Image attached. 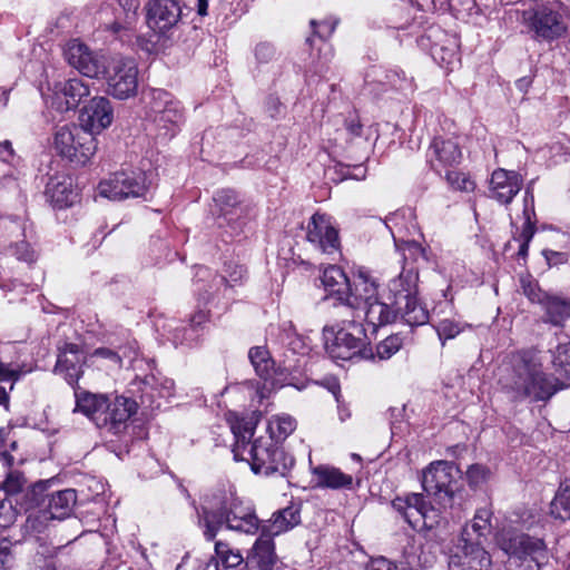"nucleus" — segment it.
Masks as SVG:
<instances>
[{
	"instance_id": "nucleus-1",
	"label": "nucleus",
	"mask_w": 570,
	"mask_h": 570,
	"mask_svg": "<svg viewBox=\"0 0 570 570\" xmlns=\"http://www.w3.org/2000/svg\"><path fill=\"white\" fill-rule=\"evenodd\" d=\"M227 420L235 436L233 453L236 461L248 462L256 474L286 476L289 473L295 459L282 446L262 438L250 442L258 423L256 412L248 415L230 412Z\"/></svg>"
},
{
	"instance_id": "nucleus-2",
	"label": "nucleus",
	"mask_w": 570,
	"mask_h": 570,
	"mask_svg": "<svg viewBox=\"0 0 570 570\" xmlns=\"http://www.w3.org/2000/svg\"><path fill=\"white\" fill-rule=\"evenodd\" d=\"M417 272L405 268L389 283V292L367 303L364 317L373 327L390 324L400 315L409 325H423L428 322V312L416 298Z\"/></svg>"
},
{
	"instance_id": "nucleus-3",
	"label": "nucleus",
	"mask_w": 570,
	"mask_h": 570,
	"mask_svg": "<svg viewBox=\"0 0 570 570\" xmlns=\"http://www.w3.org/2000/svg\"><path fill=\"white\" fill-rule=\"evenodd\" d=\"M499 383L515 399L534 401L550 399L558 390L557 380L546 375L541 365L528 352L512 354L499 370Z\"/></svg>"
},
{
	"instance_id": "nucleus-4",
	"label": "nucleus",
	"mask_w": 570,
	"mask_h": 570,
	"mask_svg": "<svg viewBox=\"0 0 570 570\" xmlns=\"http://www.w3.org/2000/svg\"><path fill=\"white\" fill-rule=\"evenodd\" d=\"M73 391L72 412L86 415L100 429L106 428L117 433L120 425L136 412V402L130 399L117 396L111 401L105 394L91 393L79 386L73 387Z\"/></svg>"
},
{
	"instance_id": "nucleus-5",
	"label": "nucleus",
	"mask_w": 570,
	"mask_h": 570,
	"mask_svg": "<svg viewBox=\"0 0 570 570\" xmlns=\"http://www.w3.org/2000/svg\"><path fill=\"white\" fill-rule=\"evenodd\" d=\"M495 541L500 550L508 556L510 570H541L548 560V549L543 539L503 530L497 534Z\"/></svg>"
},
{
	"instance_id": "nucleus-6",
	"label": "nucleus",
	"mask_w": 570,
	"mask_h": 570,
	"mask_svg": "<svg viewBox=\"0 0 570 570\" xmlns=\"http://www.w3.org/2000/svg\"><path fill=\"white\" fill-rule=\"evenodd\" d=\"M325 351L332 360H374V351L367 343L362 324L351 321L343 327L325 326Z\"/></svg>"
},
{
	"instance_id": "nucleus-7",
	"label": "nucleus",
	"mask_w": 570,
	"mask_h": 570,
	"mask_svg": "<svg viewBox=\"0 0 570 570\" xmlns=\"http://www.w3.org/2000/svg\"><path fill=\"white\" fill-rule=\"evenodd\" d=\"M229 530L244 533H255L258 530V519L240 504L232 502L229 508L222 507L213 511L203 508L198 512V524L204 529V535L207 540H213L223 524Z\"/></svg>"
},
{
	"instance_id": "nucleus-8",
	"label": "nucleus",
	"mask_w": 570,
	"mask_h": 570,
	"mask_svg": "<svg viewBox=\"0 0 570 570\" xmlns=\"http://www.w3.org/2000/svg\"><path fill=\"white\" fill-rule=\"evenodd\" d=\"M521 23L537 40L553 41L568 30L563 9L558 3L535 4L523 10Z\"/></svg>"
},
{
	"instance_id": "nucleus-9",
	"label": "nucleus",
	"mask_w": 570,
	"mask_h": 570,
	"mask_svg": "<svg viewBox=\"0 0 570 570\" xmlns=\"http://www.w3.org/2000/svg\"><path fill=\"white\" fill-rule=\"evenodd\" d=\"M460 473L453 462L434 461L422 472V487L441 508H452L458 492Z\"/></svg>"
},
{
	"instance_id": "nucleus-10",
	"label": "nucleus",
	"mask_w": 570,
	"mask_h": 570,
	"mask_svg": "<svg viewBox=\"0 0 570 570\" xmlns=\"http://www.w3.org/2000/svg\"><path fill=\"white\" fill-rule=\"evenodd\" d=\"M57 153L76 165H86L97 149L96 138L80 126L59 127L53 136Z\"/></svg>"
},
{
	"instance_id": "nucleus-11",
	"label": "nucleus",
	"mask_w": 570,
	"mask_h": 570,
	"mask_svg": "<svg viewBox=\"0 0 570 570\" xmlns=\"http://www.w3.org/2000/svg\"><path fill=\"white\" fill-rule=\"evenodd\" d=\"M107 81V92L116 99L125 100L138 91V67L134 59L114 57L101 73Z\"/></svg>"
},
{
	"instance_id": "nucleus-12",
	"label": "nucleus",
	"mask_w": 570,
	"mask_h": 570,
	"mask_svg": "<svg viewBox=\"0 0 570 570\" xmlns=\"http://www.w3.org/2000/svg\"><path fill=\"white\" fill-rule=\"evenodd\" d=\"M150 184L144 171L121 170L104 179L98 185L99 195L110 200L146 198Z\"/></svg>"
},
{
	"instance_id": "nucleus-13",
	"label": "nucleus",
	"mask_w": 570,
	"mask_h": 570,
	"mask_svg": "<svg viewBox=\"0 0 570 570\" xmlns=\"http://www.w3.org/2000/svg\"><path fill=\"white\" fill-rule=\"evenodd\" d=\"M48 481H39L32 485L30 491L31 501L33 504L42 505L46 499L48 500V510L40 512L37 518L31 519L32 527L37 528L38 530L40 529L35 524V522L40 518L45 520H63L71 514L77 502V493L73 489H66L48 493Z\"/></svg>"
},
{
	"instance_id": "nucleus-14",
	"label": "nucleus",
	"mask_w": 570,
	"mask_h": 570,
	"mask_svg": "<svg viewBox=\"0 0 570 570\" xmlns=\"http://www.w3.org/2000/svg\"><path fill=\"white\" fill-rule=\"evenodd\" d=\"M492 559L484 543L470 540L465 531L458 535L449 551L450 570H491Z\"/></svg>"
},
{
	"instance_id": "nucleus-15",
	"label": "nucleus",
	"mask_w": 570,
	"mask_h": 570,
	"mask_svg": "<svg viewBox=\"0 0 570 570\" xmlns=\"http://www.w3.org/2000/svg\"><path fill=\"white\" fill-rule=\"evenodd\" d=\"M307 240L326 255L340 253L341 242L338 229L333 218L326 214L315 213L307 224Z\"/></svg>"
},
{
	"instance_id": "nucleus-16",
	"label": "nucleus",
	"mask_w": 570,
	"mask_h": 570,
	"mask_svg": "<svg viewBox=\"0 0 570 570\" xmlns=\"http://www.w3.org/2000/svg\"><path fill=\"white\" fill-rule=\"evenodd\" d=\"M145 10L148 28L159 36H166L181 17V7L177 0H149Z\"/></svg>"
},
{
	"instance_id": "nucleus-17",
	"label": "nucleus",
	"mask_w": 570,
	"mask_h": 570,
	"mask_svg": "<svg viewBox=\"0 0 570 570\" xmlns=\"http://www.w3.org/2000/svg\"><path fill=\"white\" fill-rule=\"evenodd\" d=\"M147 115L159 127L168 130L178 126L184 117L179 101L161 89L151 92Z\"/></svg>"
},
{
	"instance_id": "nucleus-18",
	"label": "nucleus",
	"mask_w": 570,
	"mask_h": 570,
	"mask_svg": "<svg viewBox=\"0 0 570 570\" xmlns=\"http://www.w3.org/2000/svg\"><path fill=\"white\" fill-rule=\"evenodd\" d=\"M65 56L70 66L89 78H99L106 71V58L73 39L67 43Z\"/></svg>"
},
{
	"instance_id": "nucleus-19",
	"label": "nucleus",
	"mask_w": 570,
	"mask_h": 570,
	"mask_svg": "<svg viewBox=\"0 0 570 570\" xmlns=\"http://www.w3.org/2000/svg\"><path fill=\"white\" fill-rule=\"evenodd\" d=\"M80 127L90 132L94 137L109 127L114 120V110L111 102L106 97H94L82 108L80 117Z\"/></svg>"
},
{
	"instance_id": "nucleus-20",
	"label": "nucleus",
	"mask_w": 570,
	"mask_h": 570,
	"mask_svg": "<svg viewBox=\"0 0 570 570\" xmlns=\"http://www.w3.org/2000/svg\"><path fill=\"white\" fill-rule=\"evenodd\" d=\"M107 8H111L115 20L106 23V28L118 35L120 40L131 37V27L137 20L140 0H107Z\"/></svg>"
},
{
	"instance_id": "nucleus-21",
	"label": "nucleus",
	"mask_w": 570,
	"mask_h": 570,
	"mask_svg": "<svg viewBox=\"0 0 570 570\" xmlns=\"http://www.w3.org/2000/svg\"><path fill=\"white\" fill-rule=\"evenodd\" d=\"M89 87L81 79H68L55 83L51 107L59 112L75 109L89 95Z\"/></svg>"
},
{
	"instance_id": "nucleus-22",
	"label": "nucleus",
	"mask_w": 570,
	"mask_h": 570,
	"mask_svg": "<svg viewBox=\"0 0 570 570\" xmlns=\"http://www.w3.org/2000/svg\"><path fill=\"white\" fill-rule=\"evenodd\" d=\"M86 356L80 346L73 343H66L59 348L57 364L55 371L62 374L66 381L73 387L78 386V382L83 374L82 366Z\"/></svg>"
},
{
	"instance_id": "nucleus-23",
	"label": "nucleus",
	"mask_w": 570,
	"mask_h": 570,
	"mask_svg": "<svg viewBox=\"0 0 570 570\" xmlns=\"http://www.w3.org/2000/svg\"><path fill=\"white\" fill-rule=\"evenodd\" d=\"M522 177L513 170L495 169L490 178L489 196L500 204H510L522 187Z\"/></svg>"
},
{
	"instance_id": "nucleus-24",
	"label": "nucleus",
	"mask_w": 570,
	"mask_h": 570,
	"mask_svg": "<svg viewBox=\"0 0 570 570\" xmlns=\"http://www.w3.org/2000/svg\"><path fill=\"white\" fill-rule=\"evenodd\" d=\"M346 294L343 305L358 309L379 296L377 285L366 272L358 271L351 281L350 291Z\"/></svg>"
},
{
	"instance_id": "nucleus-25",
	"label": "nucleus",
	"mask_w": 570,
	"mask_h": 570,
	"mask_svg": "<svg viewBox=\"0 0 570 570\" xmlns=\"http://www.w3.org/2000/svg\"><path fill=\"white\" fill-rule=\"evenodd\" d=\"M276 559L272 535L263 531L246 557L245 568L247 570H272Z\"/></svg>"
},
{
	"instance_id": "nucleus-26",
	"label": "nucleus",
	"mask_w": 570,
	"mask_h": 570,
	"mask_svg": "<svg viewBox=\"0 0 570 570\" xmlns=\"http://www.w3.org/2000/svg\"><path fill=\"white\" fill-rule=\"evenodd\" d=\"M46 194L58 208L71 206L78 200V193L68 177H51L47 183Z\"/></svg>"
},
{
	"instance_id": "nucleus-27",
	"label": "nucleus",
	"mask_w": 570,
	"mask_h": 570,
	"mask_svg": "<svg viewBox=\"0 0 570 570\" xmlns=\"http://www.w3.org/2000/svg\"><path fill=\"white\" fill-rule=\"evenodd\" d=\"M430 149L434 156L430 161L435 170H439V167L456 165L462 158L458 142L452 139L435 138Z\"/></svg>"
},
{
	"instance_id": "nucleus-28",
	"label": "nucleus",
	"mask_w": 570,
	"mask_h": 570,
	"mask_svg": "<svg viewBox=\"0 0 570 570\" xmlns=\"http://www.w3.org/2000/svg\"><path fill=\"white\" fill-rule=\"evenodd\" d=\"M492 515L493 511L490 505L476 509L473 519L463 525L459 535H463L466 531L470 540L484 543L492 529Z\"/></svg>"
},
{
	"instance_id": "nucleus-29",
	"label": "nucleus",
	"mask_w": 570,
	"mask_h": 570,
	"mask_svg": "<svg viewBox=\"0 0 570 570\" xmlns=\"http://www.w3.org/2000/svg\"><path fill=\"white\" fill-rule=\"evenodd\" d=\"M393 508L402 514L406 522L413 528L421 523L422 513L426 505L422 494L410 493L404 498H396L392 501Z\"/></svg>"
},
{
	"instance_id": "nucleus-30",
	"label": "nucleus",
	"mask_w": 570,
	"mask_h": 570,
	"mask_svg": "<svg viewBox=\"0 0 570 570\" xmlns=\"http://www.w3.org/2000/svg\"><path fill=\"white\" fill-rule=\"evenodd\" d=\"M313 482L317 488L341 489L351 487L353 478L340 469L330 465H318L312 469Z\"/></svg>"
},
{
	"instance_id": "nucleus-31",
	"label": "nucleus",
	"mask_w": 570,
	"mask_h": 570,
	"mask_svg": "<svg viewBox=\"0 0 570 570\" xmlns=\"http://www.w3.org/2000/svg\"><path fill=\"white\" fill-rule=\"evenodd\" d=\"M322 284L331 296L336 297L343 305L347 291H350L351 279L345 272L336 266L330 265L323 271Z\"/></svg>"
},
{
	"instance_id": "nucleus-32",
	"label": "nucleus",
	"mask_w": 570,
	"mask_h": 570,
	"mask_svg": "<svg viewBox=\"0 0 570 570\" xmlns=\"http://www.w3.org/2000/svg\"><path fill=\"white\" fill-rule=\"evenodd\" d=\"M541 306L544 309L543 321L554 326H561L570 317V299L548 295Z\"/></svg>"
},
{
	"instance_id": "nucleus-33",
	"label": "nucleus",
	"mask_w": 570,
	"mask_h": 570,
	"mask_svg": "<svg viewBox=\"0 0 570 570\" xmlns=\"http://www.w3.org/2000/svg\"><path fill=\"white\" fill-rule=\"evenodd\" d=\"M214 202L218 209V217L225 218L228 224L236 220L243 213L240 200L234 190L222 189L217 191Z\"/></svg>"
},
{
	"instance_id": "nucleus-34",
	"label": "nucleus",
	"mask_w": 570,
	"mask_h": 570,
	"mask_svg": "<svg viewBox=\"0 0 570 570\" xmlns=\"http://www.w3.org/2000/svg\"><path fill=\"white\" fill-rule=\"evenodd\" d=\"M225 276L214 275L209 288L205 291L203 295L204 301H209L213 289H218L219 286H235L240 283L246 276V268L235 263H228L225 265Z\"/></svg>"
},
{
	"instance_id": "nucleus-35",
	"label": "nucleus",
	"mask_w": 570,
	"mask_h": 570,
	"mask_svg": "<svg viewBox=\"0 0 570 570\" xmlns=\"http://www.w3.org/2000/svg\"><path fill=\"white\" fill-rule=\"evenodd\" d=\"M301 521L299 509L295 505H289L273 514L272 523L268 527L271 535H277L282 532L288 531Z\"/></svg>"
},
{
	"instance_id": "nucleus-36",
	"label": "nucleus",
	"mask_w": 570,
	"mask_h": 570,
	"mask_svg": "<svg viewBox=\"0 0 570 570\" xmlns=\"http://www.w3.org/2000/svg\"><path fill=\"white\" fill-rule=\"evenodd\" d=\"M296 429V420L285 413L273 415L268 420V441L282 442L286 440Z\"/></svg>"
},
{
	"instance_id": "nucleus-37",
	"label": "nucleus",
	"mask_w": 570,
	"mask_h": 570,
	"mask_svg": "<svg viewBox=\"0 0 570 570\" xmlns=\"http://www.w3.org/2000/svg\"><path fill=\"white\" fill-rule=\"evenodd\" d=\"M248 357L257 375L265 380L271 376L274 367V361L265 347H252L249 350Z\"/></svg>"
},
{
	"instance_id": "nucleus-38",
	"label": "nucleus",
	"mask_w": 570,
	"mask_h": 570,
	"mask_svg": "<svg viewBox=\"0 0 570 570\" xmlns=\"http://www.w3.org/2000/svg\"><path fill=\"white\" fill-rule=\"evenodd\" d=\"M395 246L401 252L404 264L411 262L428 261L426 250L422 245L415 240H397L394 237Z\"/></svg>"
},
{
	"instance_id": "nucleus-39",
	"label": "nucleus",
	"mask_w": 570,
	"mask_h": 570,
	"mask_svg": "<svg viewBox=\"0 0 570 570\" xmlns=\"http://www.w3.org/2000/svg\"><path fill=\"white\" fill-rule=\"evenodd\" d=\"M551 514L561 520H570V485L561 487L551 502Z\"/></svg>"
},
{
	"instance_id": "nucleus-40",
	"label": "nucleus",
	"mask_w": 570,
	"mask_h": 570,
	"mask_svg": "<svg viewBox=\"0 0 570 570\" xmlns=\"http://www.w3.org/2000/svg\"><path fill=\"white\" fill-rule=\"evenodd\" d=\"M215 553L222 561L225 568H237L245 561L239 551L233 550L227 543L217 541L215 543Z\"/></svg>"
},
{
	"instance_id": "nucleus-41",
	"label": "nucleus",
	"mask_w": 570,
	"mask_h": 570,
	"mask_svg": "<svg viewBox=\"0 0 570 570\" xmlns=\"http://www.w3.org/2000/svg\"><path fill=\"white\" fill-rule=\"evenodd\" d=\"M403 346V337L400 334H393L381 341L375 348L374 360H389Z\"/></svg>"
},
{
	"instance_id": "nucleus-42",
	"label": "nucleus",
	"mask_w": 570,
	"mask_h": 570,
	"mask_svg": "<svg viewBox=\"0 0 570 570\" xmlns=\"http://www.w3.org/2000/svg\"><path fill=\"white\" fill-rule=\"evenodd\" d=\"M445 179L449 185L456 190L469 193L473 191L475 188V183L466 174L461 171L448 170Z\"/></svg>"
},
{
	"instance_id": "nucleus-43",
	"label": "nucleus",
	"mask_w": 570,
	"mask_h": 570,
	"mask_svg": "<svg viewBox=\"0 0 570 570\" xmlns=\"http://www.w3.org/2000/svg\"><path fill=\"white\" fill-rule=\"evenodd\" d=\"M464 327L465 325L461 324L460 322L445 318L438 323L436 332L442 344H444L446 340L456 337L464 330Z\"/></svg>"
},
{
	"instance_id": "nucleus-44",
	"label": "nucleus",
	"mask_w": 570,
	"mask_h": 570,
	"mask_svg": "<svg viewBox=\"0 0 570 570\" xmlns=\"http://www.w3.org/2000/svg\"><path fill=\"white\" fill-rule=\"evenodd\" d=\"M282 342L295 354H305L308 351L305 340L292 330L291 324L283 330Z\"/></svg>"
},
{
	"instance_id": "nucleus-45",
	"label": "nucleus",
	"mask_w": 570,
	"mask_h": 570,
	"mask_svg": "<svg viewBox=\"0 0 570 570\" xmlns=\"http://www.w3.org/2000/svg\"><path fill=\"white\" fill-rule=\"evenodd\" d=\"M451 12L458 19H465L479 13L475 0H448Z\"/></svg>"
},
{
	"instance_id": "nucleus-46",
	"label": "nucleus",
	"mask_w": 570,
	"mask_h": 570,
	"mask_svg": "<svg viewBox=\"0 0 570 570\" xmlns=\"http://www.w3.org/2000/svg\"><path fill=\"white\" fill-rule=\"evenodd\" d=\"M522 293L532 302L542 305L543 299L549 295L541 291L538 283L530 276L520 278Z\"/></svg>"
},
{
	"instance_id": "nucleus-47",
	"label": "nucleus",
	"mask_w": 570,
	"mask_h": 570,
	"mask_svg": "<svg viewBox=\"0 0 570 570\" xmlns=\"http://www.w3.org/2000/svg\"><path fill=\"white\" fill-rule=\"evenodd\" d=\"M26 484L24 475L19 471H10L3 481L2 488L9 494H16L22 491Z\"/></svg>"
},
{
	"instance_id": "nucleus-48",
	"label": "nucleus",
	"mask_w": 570,
	"mask_h": 570,
	"mask_svg": "<svg viewBox=\"0 0 570 570\" xmlns=\"http://www.w3.org/2000/svg\"><path fill=\"white\" fill-rule=\"evenodd\" d=\"M490 470L482 464H472L466 471L468 482L471 487H479L490 478Z\"/></svg>"
},
{
	"instance_id": "nucleus-49",
	"label": "nucleus",
	"mask_w": 570,
	"mask_h": 570,
	"mask_svg": "<svg viewBox=\"0 0 570 570\" xmlns=\"http://www.w3.org/2000/svg\"><path fill=\"white\" fill-rule=\"evenodd\" d=\"M10 252L19 261L31 263L36 259V254L29 243L21 240L10 246Z\"/></svg>"
},
{
	"instance_id": "nucleus-50",
	"label": "nucleus",
	"mask_w": 570,
	"mask_h": 570,
	"mask_svg": "<svg viewBox=\"0 0 570 570\" xmlns=\"http://www.w3.org/2000/svg\"><path fill=\"white\" fill-rule=\"evenodd\" d=\"M523 218L524 223H535L534 196L530 186L524 191Z\"/></svg>"
},
{
	"instance_id": "nucleus-51",
	"label": "nucleus",
	"mask_w": 570,
	"mask_h": 570,
	"mask_svg": "<svg viewBox=\"0 0 570 570\" xmlns=\"http://www.w3.org/2000/svg\"><path fill=\"white\" fill-rule=\"evenodd\" d=\"M441 520V515L439 510L433 507L425 505L424 511L422 513L421 523L423 527L428 529H433L439 524Z\"/></svg>"
},
{
	"instance_id": "nucleus-52",
	"label": "nucleus",
	"mask_w": 570,
	"mask_h": 570,
	"mask_svg": "<svg viewBox=\"0 0 570 570\" xmlns=\"http://www.w3.org/2000/svg\"><path fill=\"white\" fill-rule=\"evenodd\" d=\"M19 379V371L11 364L0 362V381L11 382L10 390L13 387V383Z\"/></svg>"
},
{
	"instance_id": "nucleus-53",
	"label": "nucleus",
	"mask_w": 570,
	"mask_h": 570,
	"mask_svg": "<svg viewBox=\"0 0 570 570\" xmlns=\"http://www.w3.org/2000/svg\"><path fill=\"white\" fill-rule=\"evenodd\" d=\"M92 356H98L108 360L114 367H121V357L112 350L99 347L94 351Z\"/></svg>"
},
{
	"instance_id": "nucleus-54",
	"label": "nucleus",
	"mask_w": 570,
	"mask_h": 570,
	"mask_svg": "<svg viewBox=\"0 0 570 570\" xmlns=\"http://www.w3.org/2000/svg\"><path fill=\"white\" fill-rule=\"evenodd\" d=\"M275 55V49L271 43L262 42L255 48V57L259 62H268Z\"/></svg>"
},
{
	"instance_id": "nucleus-55",
	"label": "nucleus",
	"mask_w": 570,
	"mask_h": 570,
	"mask_svg": "<svg viewBox=\"0 0 570 570\" xmlns=\"http://www.w3.org/2000/svg\"><path fill=\"white\" fill-rule=\"evenodd\" d=\"M311 26L313 27L315 35H317L322 39H325L333 33V31L336 27V21H333V22L324 21V22L320 23V29H316L317 22L315 20H312Z\"/></svg>"
},
{
	"instance_id": "nucleus-56",
	"label": "nucleus",
	"mask_w": 570,
	"mask_h": 570,
	"mask_svg": "<svg viewBox=\"0 0 570 570\" xmlns=\"http://www.w3.org/2000/svg\"><path fill=\"white\" fill-rule=\"evenodd\" d=\"M366 570H396V567L387 559L380 557L372 559Z\"/></svg>"
},
{
	"instance_id": "nucleus-57",
	"label": "nucleus",
	"mask_w": 570,
	"mask_h": 570,
	"mask_svg": "<svg viewBox=\"0 0 570 570\" xmlns=\"http://www.w3.org/2000/svg\"><path fill=\"white\" fill-rule=\"evenodd\" d=\"M535 233V223H523L522 232L517 240L530 243Z\"/></svg>"
},
{
	"instance_id": "nucleus-58",
	"label": "nucleus",
	"mask_w": 570,
	"mask_h": 570,
	"mask_svg": "<svg viewBox=\"0 0 570 570\" xmlns=\"http://www.w3.org/2000/svg\"><path fill=\"white\" fill-rule=\"evenodd\" d=\"M9 430L0 429V453L2 454L4 461L11 465L13 463V456L8 454L6 451L2 452V448L4 446V442L9 435Z\"/></svg>"
},
{
	"instance_id": "nucleus-59",
	"label": "nucleus",
	"mask_w": 570,
	"mask_h": 570,
	"mask_svg": "<svg viewBox=\"0 0 570 570\" xmlns=\"http://www.w3.org/2000/svg\"><path fill=\"white\" fill-rule=\"evenodd\" d=\"M346 129L352 136H360L362 131V125L356 119L346 121Z\"/></svg>"
},
{
	"instance_id": "nucleus-60",
	"label": "nucleus",
	"mask_w": 570,
	"mask_h": 570,
	"mask_svg": "<svg viewBox=\"0 0 570 570\" xmlns=\"http://www.w3.org/2000/svg\"><path fill=\"white\" fill-rule=\"evenodd\" d=\"M10 558L9 549L7 547L0 548V568H8Z\"/></svg>"
},
{
	"instance_id": "nucleus-61",
	"label": "nucleus",
	"mask_w": 570,
	"mask_h": 570,
	"mask_svg": "<svg viewBox=\"0 0 570 570\" xmlns=\"http://www.w3.org/2000/svg\"><path fill=\"white\" fill-rule=\"evenodd\" d=\"M530 86L531 79L528 77H522L515 81V87L522 92H527Z\"/></svg>"
},
{
	"instance_id": "nucleus-62",
	"label": "nucleus",
	"mask_w": 570,
	"mask_h": 570,
	"mask_svg": "<svg viewBox=\"0 0 570 570\" xmlns=\"http://www.w3.org/2000/svg\"><path fill=\"white\" fill-rule=\"evenodd\" d=\"M562 354H570V345H564V346H559L558 347V357H557V361L559 362V364H563L564 362H568V360H562L561 358V355Z\"/></svg>"
},
{
	"instance_id": "nucleus-63",
	"label": "nucleus",
	"mask_w": 570,
	"mask_h": 570,
	"mask_svg": "<svg viewBox=\"0 0 570 570\" xmlns=\"http://www.w3.org/2000/svg\"><path fill=\"white\" fill-rule=\"evenodd\" d=\"M208 9V0H197V12L200 16H206Z\"/></svg>"
},
{
	"instance_id": "nucleus-64",
	"label": "nucleus",
	"mask_w": 570,
	"mask_h": 570,
	"mask_svg": "<svg viewBox=\"0 0 570 570\" xmlns=\"http://www.w3.org/2000/svg\"><path fill=\"white\" fill-rule=\"evenodd\" d=\"M203 570H219V564H218V561L215 560L214 558L210 559L204 567Z\"/></svg>"
}]
</instances>
